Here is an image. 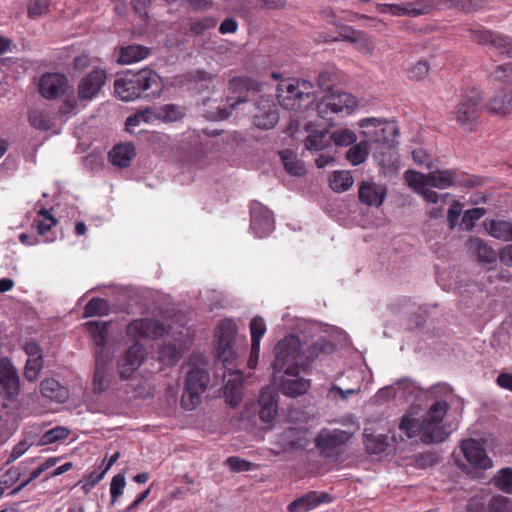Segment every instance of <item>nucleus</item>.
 Instances as JSON below:
<instances>
[{"instance_id":"nucleus-62","label":"nucleus","mask_w":512,"mask_h":512,"mask_svg":"<svg viewBox=\"0 0 512 512\" xmlns=\"http://www.w3.org/2000/svg\"><path fill=\"white\" fill-rule=\"evenodd\" d=\"M226 464L233 472H245L253 467V463L237 456L228 457Z\"/></svg>"},{"instance_id":"nucleus-3","label":"nucleus","mask_w":512,"mask_h":512,"mask_svg":"<svg viewBox=\"0 0 512 512\" xmlns=\"http://www.w3.org/2000/svg\"><path fill=\"white\" fill-rule=\"evenodd\" d=\"M427 167L430 170L427 174L410 171V174L415 178H420L419 185H421V187L431 186L438 189H446L453 185H458L473 188L484 183V178L477 175L457 173V171L453 169L441 170L436 168L434 170L433 163H428Z\"/></svg>"},{"instance_id":"nucleus-51","label":"nucleus","mask_w":512,"mask_h":512,"mask_svg":"<svg viewBox=\"0 0 512 512\" xmlns=\"http://www.w3.org/2000/svg\"><path fill=\"white\" fill-rule=\"evenodd\" d=\"M351 44H354L356 48L365 55H371L375 49V44L371 37L361 30L354 36Z\"/></svg>"},{"instance_id":"nucleus-16","label":"nucleus","mask_w":512,"mask_h":512,"mask_svg":"<svg viewBox=\"0 0 512 512\" xmlns=\"http://www.w3.org/2000/svg\"><path fill=\"white\" fill-rule=\"evenodd\" d=\"M146 351L142 344L134 343L117 360V372L122 380H128L142 365Z\"/></svg>"},{"instance_id":"nucleus-33","label":"nucleus","mask_w":512,"mask_h":512,"mask_svg":"<svg viewBox=\"0 0 512 512\" xmlns=\"http://www.w3.org/2000/svg\"><path fill=\"white\" fill-rule=\"evenodd\" d=\"M335 351V345L327 339L320 338L307 348L306 351L301 350L304 356L305 367L313 362L320 354H331Z\"/></svg>"},{"instance_id":"nucleus-47","label":"nucleus","mask_w":512,"mask_h":512,"mask_svg":"<svg viewBox=\"0 0 512 512\" xmlns=\"http://www.w3.org/2000/svg\"><path fill=\"white\" fill-rule=\"evenodd\" d=\"M494 485L506 494H512V468L506 467L497 472L493 478Z\"/></svg>"},{"instance_id":"nucleus-57","label":"nucleus","mask_w":512,"mask_h":512,"mask_svg":"<svg viewBox=\"0 0 512 512\" xmlns=\"http://www.w3.org/2000/svg\"><path fill=\"white\" fill-rule=\"evenodd\" d=\"M43 368V360L27 359L24 367V377L29 382H34L38 379L39 374Z\"/></svg>"},{"instance_id":"nucleus-59","label":"nucleus","mask_w":512,"mask_h":512,"mask_svg":"<svg viewBox=\"0 0 512 512\" xmlns=\"http://www.w3.org/2000/svg\"><path fill=\"white\" fill-rule=\"evenodd\" d=\"M125 485L126 481L123 474H117L112 478L110 486L111 505H114L122 495Z\"/></svg>"},{"instance_id":"nucleus-15","label":"nucleus","mask_w":512,"mask_h":512,"mask_svg":"<svg viewBox=\"0 0 512 512\" xmlns=\"http://www.w3.org/2000/svg\"><path fill=\"white\" fill-rule=\"evenodd\" d=\"M256 111L253 124L262 130L273 129L279 122V109L274 99L269 96H259L255 102Z\"/></svg>"},{"instance_id":"nucleus-2","label":"nucleus","mask_w":512,"mask_h":512,"mask_svg":"<svg viewBox=\"0 0 512 512\" xmlns=\"http://www.w3.org/2000/svg\"><path fill=\"white\" fill-rule=\"evenodd\" d=\"M279 104L289 111L304 112L315 102L313 85L308 80L287 79L277 85Z\"/></svg>"},{"instance_id":"nucleus-44","label":"nucleus","mask_w":512,"mask_h":512,"mask_svg":"<svg viewBox=\"0 0 512 512\" xmlns=\"http://www.w3.org/2000/svg\"><path fill=\"white\" fill-rule=\"evenodd\" d=\"M368 155V143L366 141H361L347 151L346 158L352 165L356 166L363 163L367 159Z\"/></svg>"},{"instance_id":"nucleus-25","label":"nucleus","mask_w":512,"mask_h":512,"mask_svg":"<svg viewBox=\"0 0 512 512\" xmlns=\"http://www.w3.org/2000/svg\"><path fill=\"white\" fill-rule=\"evenodd\" d=\"M39 92L46 99H55L64 93V76L59 73H46L39 81Z\"/></svg>"},{"instance_id":"nucleus-37","label":"nucleus","mask_w":512,"mask_h":512,"mask_svg":"<svg viewBox=\"0 0 512 512\" xmlns=\"http://www.w3.org/2000/svg\"><path fill=\"white\" fill-rule=\"evenodd\" d=\"M184 109L176 104H166L152 111V116L156 119L173 122L184 117Z\"/></svg>"},{"instance_id":"nucleus-63","label":"nucleus","mask_w":512,"mask_h":512,"mask_svg":"<svg viewBox=\"0 0 512 512\" xmlns=\"http://www.w3.org/2000/svg\"><path fill=\"white\" fill-rule=\"evenodd\" d=\"M429 64L427 61L421 60L417 62L408 72V77L412 80L420 81L424 79L429 72Z\"/></svg>"},{"instance_id":"nucleus-22","label":"nucleus","mask_w":512,"mask_h":512,"mask_svg":"<svg viewBox=\"0 0 512 512\" xmlns=\"http://www.w3.org/2000/svg\"><path fill=\"white\" fill-rule=\"evenodd\" d=\"M257 405L260 420L267 424L272 423L278 412L277 392L270 387L263 388L259 394Z\"/></svg>"},{"instance_id":"nucleus-58","label":"nucleus","mask_w":512,"mask_h":512,"mask_svg":"<svg viewBox=\"0 0 512 512\" xmlns=\"http://www.w3.org/2000/svg\"><path fill=\"white\" fill-rule=\"evenodd\" d=\"M40 215L42 219L34 220L39 235L44 236L52 227L56 225V220L46 210H41Z\"/></svg>"},{"instance_id":"nucleus-50","label":"nucleus","mask_w":512,"mask_h":512,"mask_svg":"<svg viewBox=\"0 0 512 512\" xmlns=\"http://www.w3.org/2000/svg\"><path fill=\"white\" fill-rule=\"evenodd\" d=\"M488 512H512V499L504 495H494L487 503Z\"/></svg>"},{"instance_id":"nucleus-7","label":"nucleus","mask_w":512,"mask_h":512,"mask_svg":"<svg viewBox=\"0 0 512 512\" xmlns=\"http://www.w3.org/2000/svg\"><path fill=\"white\" fill-rule=\"evenodd\" d=\"M210 383V375L204 368L195 367L187 372L185 387L181 397V405L185 410H193L201 402V394L204 393Z\"/></svg>"},{"instance_id":"nucleus-9","label":"nucleus","mask_w":512,"mask_h":512,"mask_svg":"<svg viewBox=\"0 0 512 512\" xmlns=\"http://www.w3.org/2000/svg\"><path fill=\"white\" fill-rule=\"evenodd\" d=\"M237 335V326L230 320L225 319L217 326L216 337L217 346L215 354L219 363L225 368L227 363H231L236 359V351L234 350V342Z\"/></svg>"},{"instance_id":"nucleus-41","label":"nucleus","mask_w":512,"mask_h":512,"mask_svg":"<svg viewBox=\"0 0 512 512\" xmlns=\"http://www.w3.org/2000/svg\"><path fill=\"white\" fill-rule=\"evenodd\" d=\"M364 444L367 452L371 454H380L386 451L388 447V437L383 434H364Z\"/></svg>"},{"instance_id":"nucleus-52","label":"nucleus","mask_w":512,"mask_h":512,"mask_svg":"<svg viewBox=\"0 0 512 512\" xmlns=\"http://www.w3.org/2000/svg\"><path fill=\"white\" fill-rule=\"evenodd\" d=\"M329 139H331L336 146L346 147L356 142L357 136L349 129H340L332 132L329 135Z\"/></svg>"},{"instance_id":"nucleus-56","label":"nucleus","mask_w":512,"mask_h":512,"mask_svg":"<svg viewBox=\"0 0 512 512\" xmlns=\"http://www.w3.org/2000/svg\"><path fill=\"white\" fill-rule=\"evenodd\" d=\"M283 166L287 173L293 176H300L303 174V167L293 156L292 152L285 151L281 155Z\"/></svg>"},{"instance_id":"nucleus-61","label":"nucleus","mask_w":512,"mask_h":512,"mask_svg":"<svg viewBox=\"0 0 512 512\" xmlns=\"http://www.w3.org/2000/svg\"><path fill=\"white\" fill-rule=\"evenodd\" d=\"M435 7L433 0H416L414 1V8L411 10V17L429 14Z\"/></svg>"},{"instance_id":"nucleus-36","label":"nucleus","mask_w":512,"mask_h":512,"mask_svg":"<svg viewBox=\"0 0 512 512\" xmlns=\"http://www.w3.org/2000/svg\"><path fill=\"white\" fill-rule=\"evenodd\" d=\"M490 112L499 115H506L512 110V90L500 92L494 95L488 103Z\"/></svg>"},{"instance_id":"nucleus-19","label":"nucleus","mask_w":512,"mask_h":512,"mask_svg":"<svg viewBox=\"0 0 512 512\" xmlns=\"http://www.w3.org/2000/svg\"><path fill=\"white\" fill-rule=\"evenodd\" d=\"M247 101L246 97L240 96L236 101L231 103L229 107L222 105L218 99L213 98H204L200 103H198V108L201 116L209 121H221L227 119L233 109L237 107L238 104L244 103Z\"/></svg>"},{"instance_id":"nucleus-38","label":"nucleus","mask_w":512,"mask_h":512,"mask_svg":"<svg viewBox=\"0 0 512 512\" xmlns=\"http://www.w3.org/2000/svg\"><path fill=\"white\" fill-rule=\"evenodd\" d=\"M152 117V110L145 109L144 111L137 112L130 115L125 122V130L132 135H139L143 133L144 129H138L142 122L148 123Z\"/></svg>"},{"instance_id":"nucleus-23","label":"nucleus","mask_w":512,"mask_h":512,"mask_svg":"<svg viewBox=\"0 0 512 512\" xmlns=\"http://www.w3.org/2000/svg\"><path fill=\"white\" fill-rule=\"evenodd\" d=\"M332 497L325 492L310 491L305 495L298 497L288 506V512H308L322 503H330Z\"/></svg>"},{"instance_id":"nucleus-27","label":"nucleus","mask_w":512,"mask_h":512,"mask_svg":"<svg viewBox=\"0 0 512 512\" xmlns=\"http://www.w3.org/2000/svg\"><path fill=\"white\" fill-rule=\"evenodd\" d=\"M135 156V147L128 142L115 145L108 154L111 164L119 168L129 167Z\"/></svg>"},{"instance_id":"nucleus-5","label":"nucleus","mask_w":512,"mask_h":512,"mask_svg":"<svg viewBox=\"0 0 512 512\" xmlns=\"http://www.w3.org/2000/svg\"><path fill=\"white\" fill-rule=\"evenodd\" d=\"M271 366L273 382L277 381V374L285 370L305 368L304 356L301 354V341L298 336H286L276 344L274 361Z\"/></svg>"},{"instance_id":"nucleus-54","label":"nucleus","mask_w":512,"mask_h":512,"mask_svg":"<svg viewBox=\"0 0 512 512\" xmlns=\"http://www.w3.org/2000/svg\"><path fill=\"white\" fill-rule=\"evenodd\" d=\"M486 214L485 208H472L464 212L461 220V228L465 231H471L475 222Z\"/></svg>"},{"instance_id":"nucleus-34","label":"nucleus","mask_w":512,"mask_h":512,"mask_svg":"<svg viewBox=\"0 0 512 512\" xmlns=\"http://www.w3.org/2000/svg\"><path fill=\"white\" fill-rule=\"evenodd\" d=\"M487 232L494 238L508 241L512 240V222L505 220L485 221Z\"/></svg>"},{"instance_id":"nucleus-4","label":"nucleus","mask_w":512,"mask_h":512,"mask_svg":"<svg viewBox=\"0 0 512 512\" xmlns=\"http://www.w3.org/2000/svg\"><path fill=\"white\" fill-rule=\"evenodd\" d=\"M107 82V71L94 67L81 78L77 85V97L66 93V114H76L79 110V102H90L95 99ZM68 85L66 84V91Z\"/></svg>"},{"instance_id":"nucleus-26","label":"nucleus","mask_w":512,"mask_h":512,"mask_svg":"<svg viewBox=\"0 0 512 512\" xmlns=\"http://www.w3.org/2000/svg\"><path fill=\"white\" fill-rule=\"evenodd\" d=\"M92 342L97 347L95 356L97 353H103L108 338V327L109 323L100 320L88 321L84 324Z\"/></svg>"},{"instance_id":"nucleus-60","label":"nucleus","mask_w":512,"mask_h":512,"mask_svg":"<svg viewBox=\"0 0 512 512\" xmlns=\"http://www.w3.org/2000/svg\"><path fill=\"white\" fill-rule=\"evenodd\" d=\"M339 28V34L336 37L325 39L326 42H335V41H344L351 43L354 36L357 34L359 30L354 29L352 26L349 25H343L339 22V25L337 26Z\"/></svg>"},{"instance_id":"nucleus-28","label":"nucleus","mask_w":512,"mask_h":512,"mask_svg":"<svg viewBox=\"0 0 512 512\" xmlns=\"http://www.w3.org/2000/svg\"><path fill=\"white\" fill-rule=\"evenodd\" d=\"M109 356L103 353H97L95 357V370L93 376L94 391L101 393L109 387L108 379Z\"/></svg>"},{"instance_id":"nucleus-49","label":"nucleus","mask_w":512,"mask_h":512,"mask_svg":"<svg viewBox=\"0 0 512 512\" xmlns=\"http://www.w3.org/2000/svg\"><path fill=\"white\" fill-rule=\"evenodd\" d=\"M216 24L217 20L212 16H206L196 20H190L189 32L193 36H200L205 31L214 28Z\"/></svg>"},{"instance_id":"nucleus-14","label":"nucleus","mask_w":512,"mask_h":512,"mask_svg":"<svg viewBox=\"0 0 512 512\" xmlns=\"http://www.w3.org/2000/svg\"><path fill=\"white\" fill-rule=\"evenodd\" d=\"M359 125L364 129L363 134L368 140L376 143L392 142L399 133L394 121L365 118L360 121Z\"/></svg>"},{"instance_id":"nucleus-53","label":"nucleus","mask_w":512,"mask_h":512,"mask_svg":"<svg viewBox=\"0 0 512 512\" xmlns=\"http://www.w3.org/2000/svg\"><path fill=\"white\" fill-rule=\"evenodd\" d=\"M250 332L251 343L255 346V349H257V347H260L261 338L266 332V324L262 317L255 316L252 318L250 322Z\"/></svg>"},{"instance_id":"nucleus-24","label":"nucleus","mask_w":512,"mask_h":512,"mask_svg":"<svg viewBox=\"0 0 512 512\" xmlns=\"http://www.w3.org/2000/svg\"><path fill=\"white\" fill-rule=\"evenodd\" d=\"M467 245L471 251L477 255V260L485 265L488 270L493 269L499 258V252H496L483 239L478 237H470Z\"/></svg>"},{"instance_id":"nucleus-39","label":"nucleus","mask_w":512,"mask_h":512,"mask_svg":"<svg viewBox=\"0 0 512 512\" xmlns=\"http://www.w3.org/2000/svg\"><path fill=\"white\" fill-rule=\"evenodd\" d=\"M329 135L327 130L315 131L306 138L305 147L310 151L324 150L330 145Z\"/></svg>"},{"instance_id":"nucleus-6","label":"nucleus","mask_w":512,"mask_h":512,"mask_svg":"<svg viewBox=\"0 0 512 512\" xmlns=\"http://www.w3.org/2000/svg\"><path fill=\"white\" fill-rule=\"evenodd\" d=\"M357 108L356 98L347 92H332L326 94L316 105L318 115L332 122V115L347 116Z\"/></svg>"},{"instance_id":"nucleus-35","label":"nucleus","mask_w":512,"mask_h":512,"mask_svg":"<svg viewBox=\"0 0 512 512\" xmlns=\"http://www.w3.org/2000/svg\"><path fill=\"white\" fill-rule=\"evenodd\" d=\"M410 171L406 172V180L409 183V185L414 189V191L418 194H420L424 200L428 203H437L440 199L442 202H445L447 197L449 196L448 193L445 194H438L437 192L426 188V186L421 187L419 185L420 178H415L412 174L409 176Z\"/></svg>"},{"instance_id":"nucleus-45","label":"nucleus","mask_w":512,"mask_h":512,"mask_svg":"<svg viewBox=\"0 0 512 512\" xmlns=\"http://www.w3.org/2000/svg\"><path fill=\"white\" fill-rule=\"evenodd\" d=\"M214 75L206 71H195L190 73L188 81L193 84V88L200 91H205L210 88L213 83Z\"/></svg>"},{"instance_id":"nucleus-21","label":"nucleus","mask_w":512,"mask_h":512,"mask_svg":"<svg viewBox=\"0 0 512 512\" xmlns=\"http://www.w3.org/2000/svg\"><path fill=\"white\" fill-rule=\"evenodd\" d=\"M466 460L475 468L486 470L492 466L485 448L474 439L465 440L461 445Z\"/></svg>"},{"instance_id":"nucleus-31","label":"nucleus","mask_w":512,"mask_h":512,"mask_svg":"<svg viewBox=\"0 0 512 512\" xmlns=\"http://www.w3.org/2000/svg\"><path fill=\"white\" fill-rule=\"evenodd\" d=\"M399 428L406 432L409 438L421 435V440L426 443H437L435 440H430L426 437V430L424 427V420H419L410 416H404L400 422Z\"/></svg>"},{"instance_id":"nucleus-32","label":"nucleus","mask_w":512,"mask_h":512,"mask_svg":"<svg viewBox=\"0 0 512 512\" xmlns=\"http://www.w3.org/2000/svg\"><path fill=\"white\" fill-rule=\"evenodd\" d=\"M262 83L247 76H235L228 81V89L232 93L260 92Z\"/></svg>"},{"instance_id":"nucleus-18","label":"nucleus","mask_w":512,"mask_h":512,"mask_svg":"<svg viewBox=\"0 0 512 512\" xmlns=\"http://www.w3.org/2000/svg\"><path fill=\"white\" fill-rule=\"evenodd\" d=\"M282 375L277 374V382H279L280 391L288 397L296 398L305 394L309 387L310 381L299 376V369L285 370Z\"/></svg>"},{"instance_id":"nucleus-17","label":"nucleus","mask_w":512,"mask_h":512,"mask_svg":"<svg viewBox=\"0 0 512 512\" xmlns=\"http://www.w3.org/2000/svg\"><path fill=\"white\" fill-rule=\"evenodd\" d=\"M275 228L273 213L258 201L250 204V229L259 238L268 236Z\"/></svg>"},{"instance_id":"nucleus-10","label":"nucleus","mask_w":512,"mask_h":512,"mask_svg":"<svg viewBox=\"0 0 512 512\" xmlns=\"http://www.w3.org/2000/svg\"><path fill=\"white\" fill-rule=\"evenodd\" d=\"M449 404L444 400H435L423 418L426 437L435 440L437 443L444 441L448 433L442 426V421L449 411Z\"/></svg>"},{"instance_id":"nucleus-20","label":"nucleus","mask_w":512,"mask_h":512,"mask_svg":"<svg viewBox=\"0 0 512 512\" xmlns=\"http://www.w3.org/2000/svg\"><path fill=\"white\" fill-rule=\"evenodd\" d=\"M387 196L385 184L376 183L374 180H363L359 183L358 197L362 204L369 207H380Z\"/></svg>"},{"instance_id":"nucleus-64","label":"nucleus","mask_w":512,"mask_h":512,"mask_svg":"<svg viewBox=\"0 0 512 512\" xmlns=\"http://www.w3.org/2000/svg\"><path fill=\"white\" fill-rule=\"evenodd\" d=\"M49 7V0H30L28 6V15L31 18H36L47 12Z\"/></svg>"},{"instance_id":"nucleus-42","label":"nucleus","mask_w":512,"mask_h":512,"mask_svg":"<svg viewBox=\"0 0 512 512\" xmlns=\"http://www.w3.org/2000/svg\"><path fill=\"white\" fill-rule=\"evenodd\" d=\"M339 81V77L335 69L328 68L319 72L317 76V85L323 92L332 93L333 87Z\"/></svg>"},{"instance_id":"nucleus-13","label":"nucleus","mask_w":512,"mask_h":512,"mask_svg":"<svg viewBox=\"0 0 512 512\" xmlns=\"http://www.w3.org/2000/svg\"><path fill=\"white\" fill-rule=\"evenodd\" d=\"M351 434L340 429H322L315 437V446L321 456L337 460L339 449L349 441Z\"/></svg>"},{"instance_id":"nucleus-1","label":"nucleus","mask_w":512,"mask_h":512,"mask_svg":"<svg viewBox=\"0 0 512 512\" xmlns=\"http://www.w3.org/2000/svg\"><path fill=\"white\" fill-rule=\"evenodd\" d=\"M161 92V77L156 71L144 68L138 71L127 70L114 82L116 97L124 102L138 98L158 97Z\"/></svg>"},{"instance_id":"nucleus-12","label":"nucleus","mask_w":512,"mask_h":512,"mask_svg":"<svg viewBox=\"0 0 512 512\" xmlns=\"http://www.w3.org/2000/svg\"><path fill=\"white\" fill-rule=\"evenodd\" d=\"M21 391L18 369L9 358L0 359V396L9 402H16Z\"/></svg>"},{"instance_id":"nucleus-48","label":"nucleus","mask_w":512,"mask_h":512,"mask_svg":"<svg viewBox=\"0 0 512 512\" xmlns=\"http://www.w3.org/2000/svg\"><path fill=\"white\" fill-rule=\"evenodd\" d=\"M109 312V304L107 300L103 298H92L84 308V314L86 317L106 315Z\"/></svg>"},{"instance_id":"nucleus-55","label":"nucleus","mask_w":512,"mask_h":512,"mask_svg":"<svg viewBox=\"0 0 512 512\" xmlns=\"http://www.w3.org/2000/svg\"><path fill=\"white\" fill-rule=\"evenodd\" d=\"M159 357L165 364L175 365L181 358V351L175 344L167 343L161 348Z\"/></svg>"},{"instance_id":"nucleus-29","label":"nucleus","mask_w":512,"mask_h":512,"mask_svg":"<svg viewBox=\"0 0 512 512\" xmlns=\"http://www.w3.org/2000/svg\"><path fill=\"white\" fill-rule=\"evenodd\" d=\"M162 331L163 327L161 325H158L147 318L135 320L131 322L127 328L129 335L139 336L142 338H150L152 336H156L161 334Z\"/></svg>"},{"instance_id":"nucleus-30","label":"nucleus","mask_w":512,"mask_h":512,"mask_svg":"<svg viewBox=\"0 0 512 512\" xmlns=\"http://www.w3.org/2000/svg\"><path fill=\"white\" fill-rule=\"evenodd\" d=\"M151 54L149 47L131 44L122 46L119 50L117 62L119 64H132L147 58Z\"/></svg>"},{"instance_id":"nucleus-40","label":"nucleus","mask_w":512,"mask_h":512,"mask_svg":"<svg viewBox=\"0 0 512 512\" xmlns=\"http://www.w3.org/2000/svg\"><path fill=\"white\" fill-rule=\"evenodd\" d=\"M353 182V177L348 171H335L330 176V187L338 193L349 190Z\"/></svg>"},{"instance_id":"nucleus-11","label":"nucleus","mask_w":512,"mask_h":512,"mask_svg":"<svg viewBox=\"0 0 512 512\" xmlns=\"http://www.w3.org/2000/svg\"><path fill=\"white\" fill-rule=\"evenodd\" d=\"M469 37L480 45H489L500 54L512 58V42L510 38L482 25H473L467 29Z\"/></svg>"},{"instance_id":"nucleus-43","label":"nucleus","mask_w":512,"mask_h":512,"mask_svg":"<svg viewBox=\"0 0 512 512\" xmlns=\"http://www.w3.org/2000/svg\"><path fill=\"white\" fill-rule=\"evenodd\" d=\"M29 123L39 130H50L54 127L51 115L46 111L34 110L29 113Z\"/></svg>"},{"instance_id":"nucleus-8","label":"nucleus","mask_w":512,"mask_h":512,"mask_svg":"<svg viewBox=\"0 0 512 512\" xmlns=\"http://www.w3.org/2000/svg\"><path fill=\"white\" fill-rule=\"evenodd\" d=\"M482 97L477 89H470L461 94L456 106V120L465 129L472 130L480 116Z\"/></svg>"},{"instance_id":"nucleus-46","label":"nucleus","mask_w":512,"mask_h":512,"mask_svg":"<svg viewBox=\"0 0 512 512\" xmlns=\"http://www.w3.org/2000/svg\"><path fill=\"white\" fill-rule=\"evenodd\" d=\"M41 393L44 397L61 402L62 387L60 383L53 379H45L41 382Z\"/></svg>"}]
</instances>
